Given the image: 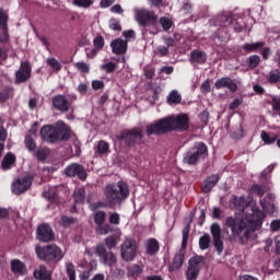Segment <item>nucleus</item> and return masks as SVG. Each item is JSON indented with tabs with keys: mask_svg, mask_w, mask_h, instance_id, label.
Listing matches in <instances>:
<instances>
[{
	"mask_svg": "<svg viewBox=\"0 0 280 280\" xmlns=\"http://www.w3.org/2000/svg\"><path fill=\"white\" fill-rule=\"evenodd\" d=\"M94 47L95 49H102V47H104V38L102 36H97L94 39Z\"/></svg>",
	"mask_w": 280,
	"mask_h": 280,
	"instance_id": "obj_60",
	"label": "nucleus"
},
{
	"mask_svg": "<svg viewBox=\"0 0 280 280\" xmlns=\"http://www.w3.org/2000/svg\"><path fill=\"white\" fill-rule=\"evenodd\" d=\"M46 62L51 67V69H54V71H60L62 69V63H60L56 58H48Z\"/></svg>",
	"mask_w": 280,
	"mask_h": 280,
	"instance_id": "obj_43",
	"label": "nucleus"
},
{
	"mask_svg": "<svg viewBox=\"0 0 280 280\" xmlns=\"http://www.w3.org/2000/svg\"><path fill=\"white\" fill-rule=\"evenodd\" d=\"M0 31L3 36H8V13L0 9Z\"/></svg>",
	"mask_w": 280,
	"mask_h": 280,
	"instance_id": "obj_29",
	"label": "nucleus"
},
{
	"mask_svg": "<svg viewBox=\"0 0 280 280\" xmlns=\"http://www.w3.org/2000/svg\"><path fill=\"white\" fill-rule=\"evenodd\" d=\"M271 105L273 110H280V98H278L277 96H273Z\"/></svg>",
	"mask_w": 280,
	"mask_h": 280,
	"instance_id": "obj_63",
	"label": "nucleus"
},
{
	"mask_svg": "<svg viewBox=\"0 0 280 280\" xmlns=\"http://www.w3.org/2000/svg\"><path fill=\"white\" fill-rule=\"evenodd\" d=\"M218 180H220V176H218V175L209 176L205 180V184H203V187H202L203 194H209V191H211V189H213L215 187V185H218Z\"/></svg>",
	"mask_w": 280,
	"mask_h": 280,
	"instance_id": "obj_25",
	"label": "nucleus"
},
{
	"mask_svg": "<svg viewBox=\"0 0 280 280\" xmlns=\"http://www.w3.org/2000/svg\"><path fill=\"white\" fill-rule=\"evenodd\" d=\"M212 240H220L222 238V228L220 224L213 223L210 228Z\"/></svg>",
	"mask_w": 280,
	"mask_h": 280,
	"instance_id": "obj_35",
	"label": "nucleus"
},
{
	"mask_svg": "<svg viewBox=\"0 0 280 280\" xmlns=\"http://www.w3.org/2000/svg\"><path fill=\"white\" fill-rule=\"evenodd\" d=\"M137 241L135 238H126L120 248V257L124 261H132L137 257Z\"/></svg>",
	"mask_w": 280,
	"mask_h": 280,
	"instance_id": "obj_9",
	"label": "nucleus"
},
{
	"mask_svg": "<svg viewBox=\"0 0 280 280\" xmlns=\"http://www.w3.org/2000/svg\"><path fill=\"white\" fill-rule=\"evenodd\" d=\"M40 137L47 143H56V127L46 125L40 129Z\"/></svg>",
	"mask_w": 280,
	"mask_h": 280,
	"instance_id": "obj_18",
	"label": "nucleus"
},
{
	"mask_svg": "<svg viewBox=\"0 0 280 280\" xmlns=\"http://www.w3.org/2000/svg\"><path fill=\"white\" fill-rule=\"evenodd\" d=\"M213 245L218 255H222V252L224 250V242H222V238H214Z\"/></svg>",
	"mask_w": 280,
	"mask_h": 280,
	"instance_id": "obj_50",
	"label": "nucleus"
},
{
	"mask_svg": "<svg viewBox=\"0 0 280 280\" xmlns=\"http://www.w3.org/2000/svg\"><path fill=\"white\" fill-rule=\"evenodd\" d=\"M73 5H77V8H91L93 5L94 1L93 0H73L72 1Z\"/></svg>",
	"mask_w": 280,
	"mask_h": 280,
	"instance_id": "obj_47",
	"label": "nucleus"
},
{
	"mask_svg": "<svg viewBox=\"0 0 280 280\" xmlns=\"http://www.w3.org/2000/svg\"><path fill=\"white\" fill-rule=\"evenodd\" d=\"M270 229L271 231L275 233L277 231H279L280 229V220H273L271 223H270Z\"/></svg>",
	"mask_w": 280,
	"mask_h": 280,
	"instance_id": "obj_64",
	"label": "nucleus"
},
{
	"mask_svg": "<svg viewBox=\"0 0 280 280\" xmlns=\"http://www.w3.org/2000/svg\"><path fill=\"white\" fill-rule=\"evenodd\" d=\"M214 86L215 89H230L232 92L237 91V83L231 78L219 79Z\"/></svg>",
	"mask_w": 280,
	"mask_h": 280,
	"instance_id": "obj_20",
	"label": "nucleus"
},
{
	"mask_svg": "<svg viewBox=\"0 0 280 280\" xmlns=\"http://www.w3.org/2000/svg\"><path fill=\"white\" fill-rule=\"evenodd\" d=\"M55 139L56 141H69L71 139V128L59 120L55 126Z\"/></svg>",
	"mask_w": 280,
	"mask_h": 280,
	"instance_id": "obj_12",
	"label": "nucleus"
},
{
	"mask_svg": "<svg viewBox=\"0 0 280 280\" xmlns=\"http://www.w3.org/2000/svg\"><path fill=\"white\" fill-rule=\"evenodd\" d=\"M35 154L38 161H45L47 159V150L45 149L37 150Z\"/></svg>",
	"mask_w": 280,
	"mask_h": 280,
	"instance_id": "obj_57",
	"label": "nucleus"
},
{
	"mask_svg": "<svg viewBox=\"0 0 280 280\" xmlns=\"http://www.w3.org/2000/svg\"><path fill=\"white\" fill-rule=\"evenodd\" d=\"M211 244V236L209 234H205L199 238V247L201 250H207Z\"/></svg>",
	"mask_w": 280,
	"mask_h": 280,
	"instance_id": "obj_37",
	"label": "nucleus"
},
{
	"mask_svg": "<svg viewBox=\"0 0 280 280\" xmlns=\"http://www.w3.org/2000/svg\"><path fill=\"white\" fill-rule=\"evenodd\" d=\"M110 150V147L108 144V142L104 141V140H101L98 141L97 143V153L102 156L104 154H108Z\"/></svg>",
	"mask_w": 280,
	"mask_h": 280,
	"instance_id": "obj_36",
	"label": "nucleus"
},
{
	"mask_svg": "<svg viewBox=\"0 0 280 280\" xmlns=\"http://www.w3.org/2000/svg\"><path fill=\"white\" fill-rule=\"evenodd\" d=\"M44 198L49 200L50 202H58V194L56 192V188H49L48 190L44 191Z\"/></svg>",
	"mask_w": 280,
	"mask_h": 280,
	"instance_id": "obj_34",
	"label": "nucleus"
},
{
	"mask_svg": "<svg viewBox=\"0 0 280 280\" xmlns=\"http://www.w3.org/2000/svg\"><path fill=\"white\" fill-rule=\"evenodd\" d=\"M147 255H156L159 253V241L150 238L145 243Z\"/></svg>",
	"mask_w": 280,
	"mask_h": 280,
	"instance_id": "obj_27",
	"label": "nucleus"
},
{
	"mask_svg": "<svg viewBox=\"0 0 280 280\" xmlns=\"http://www.w3.org/2000/svg\"><path fill=\"white\" fill-rule=\"evenodd\" d=\"M189 60L191 65H205L207 62V54L201 50H192Z\"/></svg>",
	"mask_w": 280,
	"mask_h": 280,
	"instance_id": "obj_23",
	"label": "nucleus"
},
{
	"mask_svg": "<svg viewBox=\"0 0 280 280\" xmlns=\"http://www.w3.org/2000/svg\"><path fill=\"white\" fill-rule=\"evenodd\" d=\"M180 94L176 90L172 91L167 96L168 104H180Z\"/></svg>",
	"mask_w": 280,
	"mask_h": 280,
	"instance_id": "obj_41",
	"label": "nucleus"
},
{
	"mask_svg": "<svg viewBox=\"0 0 280 280\" xmlns=\"http://www.w3.org/2000/svg\"><path fill=\"white\" fill-rule=\"evenodd\" d=\"M128 272L131 277H139V275L143 272V267H141V265H132L131 267H128Z\"/></svg>",
	"mask_w": 280,
	"mask_h": 280,
	"instance_id": "obj_45",
	"label": "nucleus"
},
{
	"mask_svg": "<svg viewBox=\"0 0 280 280\" xmlns=\"http://www.w3.org/2000/svg\"><path fill=\"white\" fill-rule=\"evenodd\" d=\"M109 223L110 224H119V213L114 212L109 215Z\"/></svg>",
	"mask_w": 280,
	"mask_h": 280,
	"instance_id": "obj_62",
	"label": "nucleus"
},
{
	"mask_svg": "<svg viewBox=\"0 0 280 280\" xmlns=\"http://www.w3.org/2000/svg\"><path fill=\"white\" fill-rule=\"evenodd\" d=\"M252 191H253V194H256L260 198H261V196H264V194H266V190H264V188H261V186H259V185H253Z\"/></svg>",
	"mask_w": 280,
	"mask_h": 280,
	"instance_id": "obj_58",
	"label": "nucleus"
},
{
	"mask_svg": "<svg viewBox=\"0 0 280 280\" xmlns=\"http://www.w3.org/2000/svg\"><path fill=\"white\" fill-rule=\"evenodd\" d=\"M160 23L163 30H165L166 32L167 30H170V27H172V20L168 18H161Z\"/></svg>",
	"mask_w": 280,
	"mask_h": 280,
	"instance_id": "obj_54",
	"label": "nucleus"
},
{
	"mask_svg": "<svg viewBox=\"0 0 280 280\" xmlns=\"http://www.w3.org/2000/svg\"><path fill=\"white\" fill-rule=\"evenodd\" d=\"M220 23L219 25H223V27H231L236 32V34H240L244 27H246V16L242 13H231L225 12L222 15H220Z\"/></svg>",
	"mask_w": 280,
	"mask_h": 280,
	"instance_id": "obj_5",
	"label": "nucleus"
},
{
	"mask_svg": "<svg viewBox=\"0 0 280 280\" xmlns=\"http://www.w3.org/2000/svg\"><path fill=\"white\" fill-rule=\"evenodd\" d=\"M75 67H77L78 71H81V73H89V71L91 70L89 63H86L84 61L77 62Z\"/></svg>",
	"mask_w": 280,
	"mask_h": 280,
	"instance_id": "obj_51",
	"label": "nucleus"
},
{
	"mask_svg": "<svg viewBox=\"0 0 280 280\" xmlns=\"http://www.w3.org/2000/svg\"><path fill=\"white\" fill-rule=\"evenodd\" d=\"M188 129L189 116L187 114H179L177 116H167L147 125L145 132L148 137H152V135H165L166 132H172V130L183 132Z\"/></svg>",
	"mask_w": 280,
	"mask_h": 280,
	"instance_id": "obj_1",
	"label": "nucleus"
},
{
	"mask_svg": "<svg viewBox=\"0 0 280 280\" xmlns=\"http://www.w3.org/2000/svg\"><path fill=\"white\" fill-rule=\"evenodd\" d=\"M66 176H69L70 178L73 176H78L80 180H86V170H84V166L78 163L70 164L65 170Z\"/></svg>",
	"mask_w": 280,
	"mask_h": 280,
	"instance_id": "obj_15",
	"label": "nucleus"
},
{
	"mask_svg": "<svg viewBox=\"0 0 280 280\" xmlns=\"http://www.w3.org/2000/svg\"><path fill=\"white\" fill-rule=\"evenodd\" d=\"M14 95V90L11 88L4 89L2 92H0V104L5 102L7 100H10Z\"/></svg>",
	"mask_w": 280,
	"mask_h": 280,
	"instance_id": "obj_39",
	"label": "nucleus"
},
{
	"mask_svg": "<svg viewBox=\"0 0 280 280\" xmlns=\"http://www.w3.org/2000/svg\"><path fill=\"white\" fill-rule=\"evenodd\" d=\"M98 235H108V233H113V226L109 224L98 225L96 229Z\"/></svg>",
	"mask_w": 280,
	"mask_h": 280,
	"instance_id": "obj_48",
	"label": "nucleus"
},
{
	"mask_svg": "<svg viewBox=\"0 0 280 280\" xmlns=\"http://www.w3.org/2000/svg\"><path fill=\"white\" fill-rule=\"evenodd\" d=\"M32 187V179L27 177H22L16 179L12 186V192L15 194V196H21V194H25Z\"/></svg>",
	"mask_w": 280,
	"mask_h": 280,
	"instance_id": "obj_14",
	"label": "nucleus"
},
{
	"mask_svg": "<svg viewBox=\"0 0 280 280\" xmlns=\"http://www.w3.org/2000/svg\"><path fill=\"white\" fill-rule=\"evenodd\" d=\"M209 156V149L205 142H197L195 145L186 152L183 161L187 165H196L198 161H202V159H207Z\"/></svg>",
	"mask_w": 280,
	"mask_h": 280,
	"instance_id": "obj_6",
	"label": "nucleus"
},
{
	"mask_svg": "<svg viewBox=\"0 0 280 280\" xmlns=\"http://www.w3.org/2000/svg\"><path fill=\"white\" fill-rule=\"evenodd\" d=\"M30 78H32V66H30V62L24 61L15 72V82L21 84V82H27Z\"/></svg>",
	"mask_w": 280,
	"mask_h": 280,
	"instance_id": "obj_13",
	"label": "nucleus"
},
{
	"mask_svg": "<svg viewBox=\"0 0 280 280\" xmlns=\"http://www.w3.org/2000/svg\"><path fill=\"white\" fill-rule=\"evenodd\" d=\"M59 224L63 226V229H69V226H73V224H78V219L63 215L61 217Z\"/></svg>",
	"mask_w": 280,
	"mask_h": 280,
	"instance_id": "obj_32",
	"label": "nucleus"
},
{
	"mask_svg": "<svg viewBox=\"0 0 280 280\" xmlns=\"http://www.w3.org/2000/svg\"><path fill=\"white\" fill-rule=\"evenodd\" d=\"M135 16L136 21H138L140 25H148L150 21L156 20V15H154V12L148 11L145 9H135Z\"/></svg>",
	"mask_w": 280,
	"mask_h": 280,
	"instance_id": "obj_16",
	"label": "nucleus"
},
{
	"mask_svg": "<svg viewBox=\"0 0 280 280\" xmlns=\"http://www.w3.org/2000/svg\"><path fill=\"white\" fill-rule=\"evenodd\" d=\"M260 137H261L262 141L268 144L275 143V141H277L276 138H270V135H268V132H266V131H261Z\"/></svg>",
	"mask_w": 280,
	"mask_h": 280,
	"instance_id": "obj_55",
	"label": "nucleus"
},
{
	"mask_svg": "<svg viewBox=\"0 0 280 280\" xmlns=\"http://www.w3.org/2000/svg\"><path fill=\"white\" fill-rule=\"evenodd\" d=\"M185 261V252L179 250L178 254H176L173 258L172 264L170 265V272H174V270H178L183 267V264Z\"/></svg>",
	"mask_w": 280,
	"mask_h": 280,
	"instance_id": "obj_22",
	"label": "nucleus"
},
{
	"mask_svg": "<svg viewBox=\"0 0 280 280\" xmlns=\"http://www.w3.org/2000/svg\"><path fill=\"white\" fill-rule=\"evenodd\" d=\"M110 47L113 54L121 56V54H126V51H128V40L117 38L110 43Z\"/></svg>",
	"mask_w": 280,
	"mask_h": 280,
	"instance_id": "obj_19",
	"label": "nucleus"
},
{
	"mask_svg": "<svg viewBox=\"0 0 280 280\" xmlns=\"http://www.w3.org/2000/svg\"><path fill=\"white\" fill-rule=\"evenodd\" d=\"M94 222L97 226H102V224H104V222H106V212L104 211H97L94 214Z\"/></svg>",
	"mask_w": 280,
	"mask_h": 280,
	"instance_id": "obj_40",
	"label": "nucleus"
},
{
	"mask_svg": "<svg viewBox=\"0 0 280 280\" xmlns=\"http://www.w3.org/2000/svg\"><path fill=\"white\" fill-rule=\"evenodd\" d=\"M109 28L114 32H121V25L117 20H110L109 21Z\"/></svg>",
	"mask_w": 280,
	"mask_h": 280,
	"instance_id": "obj_56",
	"label": "nucleus"
},
{
	"mask_svg": "<svg viewBox=\"0 0 280 280\" xmlns=\"http://www.w3.org/2000/svg\"><path fill=\"white\" fill-rule=\"evenodd\" d=\"M15 161H16V158L14 156V154L8 153L1 162L2 170H10V167L14 165Z\"/></svg>",
	"mask_w": 280,
	"mask_h": 280,
	"instance_id": "obj_31",
	"label": "nucleus"
},
{
	"mask_svg": "<svg viewBox=\"0 0 280 280\" xmlns=\"http://www.w3.org/2000/svg\"><path fill=\"white\" fill-rule=\"evenodd\" d=\"M159 73H165L166 75H172V73H174V67L163 66L162 68H160Z\"/></svg>",
	"mask_w": 280,
	"mask_h": 280,
	"instance_id": "obj_59",
	"label": "nucleus"
},
{
	"mask_svg": "<svg viewBox=\"0 0 280 280\" xmlns=\"http://www.w3.org/2000/svg\"><path fill=\"white\" fill-rule=\"evenodd\" d=\"M275 198L272 195H267L266 198L260 199V207L267 213H275V203L268 202V200H272Z\"/></svg>",
	"mask_w": 280,
	"mask_h": 280,
	"instance_id": "obj_26",
	"label": "nucleus"
},
{
	"mask_svg": "<svg viewBox=\"0 0 280 280\" xmlns=\"http://www.w3.org/2000/svg\"><path fill=\"white\" fill-rule=\"evenodd\" d=\"M35 253L37 257L42 259V261H46V264H58V261H61L62 257H65L62 249L56 244H50L43 247L37 245Z\"/></svg>",
	"mask_w": 280,
	"mask_h": 280,
	"instance_id": "obj_4",
	"label": "nucleus"
},
{
	"mask_svg": "<svg viewBox=\"0 0 280 280\" xmlns=\"http://www.w3.org/2000/svg\"><path fill=\"white\" fill-rule=\"evenodd\" d=\"M261 62V57L258 55H253L247 59V65L249 69H256V67H259V63Z\"/></svg>",
	"mask_w": 280,
	"mask_h": 280,
	"instance_id": "obj_38",
	"label": "nucleus"
},
{
	"mask_svg": "<svg viewBox=\"0 0 280 280\" xmlns=\"http://www.w3.org/2000/svg\"><path fill=\"white\" fill-rule=\"evenodd\" d=\"M52 106L56 108V110H59L60 113H69V109L71 108V103H69V100L66 98L65 95L59 94L52 97Z\"/></svg>",
	"mask_w": 280,
	"mask_h": 280,
	"instance_id": "obj_17",
	"label": "nucleus"
},
{
	"mask_svg": "<svg viewBox=\"0 0 280 280\" xmlns=\"http://www.w3.org/2000/svg\"><path fill=\"white\" fill-rule=\"evenodd\" d=\"M269 82H271V84H277V82H280V72H279V70H275V71L270 72Z\"/></svg>",
	"mask_w": 280,
	"mask_h": 280,
	"instance_id": "obj_53",
	"label": "nucleus"
},
{
	"mask_svg": "<svg viewBox=\"0 0 280 280\" xmlns=\"http://www.w3.org/2000/svg\"><path fill=\"white\" fill-rule=\"evenodd\" d=\"M231 202L232 205H234L236 209H240V211H243V213L246 207H248V202H246V198L244 197L232 196Z\"/></svg>",
	"mask_w": 280,
	"mask_h": 280,
	"instance_id": "obj_28",
	"label": "nucleus"
},
{
	"mask_svg": "<svg viewBox=\"0 0 280 280\" xmlns=\"http://www.w3.org/2000/svg\"><path fill=\"white\" fill-rule=\"evenodd\" d=\"M105 203L98 202L97 207H115V205H121L128 196H130V189L126 182H118L116 184H107L104 190Z\"/></svg>",
	"mask_w": 280,
	"mask_h": 280,
	"instance_id": "obj_2",
	"label": "nucleus"
},
{
	"mask_svg": "<svg viewBox=\"0 0 280 280\" xmlns=\"http://www.w3.org/2000/svg\"><path fill=\"white\" fill-rule=\"evenodd\" d=\"M34 278L37 280H51V271L47 270V267L40 265L37 270L34 271Z\"/></svg>",
	"mask_w": 280,
	"mask_h": 280,
	"instance_id": "obj_24",
	"label": "nucleus"
},
{
	"mask_svg": "<svg viewBox=\"0 0 280 280\" xmlns=\"http://www.w3.org/2000/svg\"><path fill=\"white\" fill-rule=\"evenodd\" d=\"M66 272L69 277V280H75V266H73V262L66 264Z\"/></svg>",
	"mask_w": 280,
	"mask_h": 280,
	"instance_id": "obj_46",
	"label": "nucleus"
},
{
	"mask_svg": "<svg viewBox=\"0 0 280 280\" xmlns=\"http://www.w3.org/2000/svg\"><path fill=\"white\" fill-rule=\"evenodd\" d=\"M95 254L100 258L101 264H103L104 266L113 268V266L117 264V255H115V253H113L112 250H107L106 246H104L103 244L96 245Z\"/></svg>",
	"mask_w": 280,
	"mask_h": 280,
	"instance_id": "obj_10",
	"label": "nucleus"
},
{
	"mask_svg": "<svg viewBox=\"0 0 280 280\" xmlns=\"http://www.w3.org/2000/svg\"><path fill=\"white\" fill-rule=\"evenodd\" d=\"M117 139L120 141H125V144L128 148H132V145H141L144 143L143 141V129L141 127H136L129 130L122 131Z\"/></svg>",
	"mask_w": 280,
	"mask_h": 280,
	"instance_id": "obj_7",
	"label": "nucleus"
},
{
	"mask_svg": "<svg viewBox=\"0 0 280 280\" xmlns=\"http://www.w3.org/2000/svg\"><path fill=\"white\" fill-rule=\"evenodd\" d=\"M92 89L94 91H100V89H104V81H100V80L92 81Z\"/></svg>",
	"mask_w": 280,
	"mask_h": 280,
	"instance_id": "obj_61",
	"label": "nucleus"
},
{
	"mask_svg": "<svg viewBox=\"0 0 280 280\" xmlns=\"http://www.w3.org/2000/svg\"><path fill=\"white\" fill-rule=\"evenodd\" d=\"M36 237L38 242H44L45 244L54 242L56 240V233L48 223H42L36 230Z\"/></svg>",
	"mask_w": 280,
	"mask_h": 280,
	"instance_id": "obj_11",
	"label": "nucleus"
},
{
	"mask_svg": "<svg viewBox=\"0 0 280 280\" xmlns=\"http://www.w3.org/2000/svg\"><path fill=\"white\" fill-rule=\"evenodd\" d=\"M121 241V231L116 230L115 233L105 238V246L113 250V248H117V245Z\"/></svg>",
	"mask_w": 280,
	"mask_h": 280,
	"instance_id": "obj_21",
	"label": "nucleus"
},
{
	"mask_svg": "<svg viewBox=\"0 0 280 280\" xmlns=\"http://www.w3.org/2000/svg\"><path fill=\"white\" fill-rule=\"evenodd\" d=\"M266 43L264 42H256V43H252V44H245L243 46V49L245 51H258V49H261V47H265Z\"/></svg>",
	"mask_w": 280,
	"mask_h": 280,
	"instance_id": "obj_33",
	"label": "nucleus"
},
{
	"mask_svg": "<svg viewBox=\"0 0 280 280\" xmlns=\"http://www.w3.org/2000/svg\"><path fill=\"white\" fill-rule=\"evenodd\" d=\"M202 266H205V257L195 256L188 260V268L186 270L187 280H197L198 275H200V270H202Z\"/></svg>",
	"mask_w": 280,
	"mask_h": 280,
	"instance_id": "obj_8",
	"label": "nucleus"
},
{
	"mask_svg": "<svg viewBox=\"0 0 280 280\" xmlns=\"http://www.w3.org/2000/svg\"><path fill=\"white\" fill-rule=\"evenodd\" d=\"M225 226L231 229L229 242L233 243L240 240L241 244H246L250 237V229L246 224V220L236 217H228L225 219Z\"/></svg>",
	"mask_w": 280,
	"mask_h": 280,
	"instance_id": "obj_3",
	"label": "nucleus"
},
{
	"mask_svg": "<svg viewBox=\"0 0 280 280\" xmlns=\"http://www.w3.org/2000/svg\"><path fill=\"white\" fill-rule=\"evenodd\" d=\"M101 69L105 73H113V71H115V69H117V65L115 62H108V63L101 66Z\"/></svg>",
	"mask_w": 280,
	"mask_h": 280,
	"instance_id": "obj_52",
	"label": "nucleus"
},
{
	"mask_svg": "<svg viewBox=\"0 0 280 280\" xmlns=\"http://www.w3.org/2000/svg\"><path fill=\"white\" fill-rule=\"evenodd\" d=\"M189 240V223L183 230V241L182 248L185 250L187 248V242Z\"/></svg>",
	"mask_w": 280,
	"mask_h": 280,
	"instance_id": "obj_49",
	"label": "nucleus"
},
{
	"mask_svg": "<svg viewBox=\"0 0 280 280\" xmlns=\"http://www.w3.org/2000/svg\"><path fill=\"white\" fill-rule=\"evenodd\" d=\"M11 270L14 275H23L25 272V265L19 259L11 261Z\"/></svg>",
	"mask_w": 280,
	"mask_h": 280,
	"instance_id": "obj_30",
	"label": "nucleus"
},
{
	"mask_svg": "<svg viewBox=\"0 0 280 280\" xmlns=\"http://www.w3.org/2000/svg\"><path fill=\"white\" fill-rule=\"evenodd\" d=\"M74 202L75 203H82L84 202V198H85V191L84 188H79L74 191Z\"/></svg>",
	"mask_w": 280,
	"mask_h": 280,
	"instance_id": "obj_44",
	"label": "nucleus"
},
{
	"mask_svg": "<svg viewBox=\"0 0 280 280\" xmlns=\"http://www.w3.org/2000/svg\"><path fill=\"white\" fill-rule=\"evenodd\" d=\"M25 145L28 152H34V150H36V141H34L32 135L25 137Z\"/></svg>",
	"mask_w": 280,
	"mask_h": 280,
	"instance_id": "obj_42",
	"label": "nucleus"
}]
</instances>
